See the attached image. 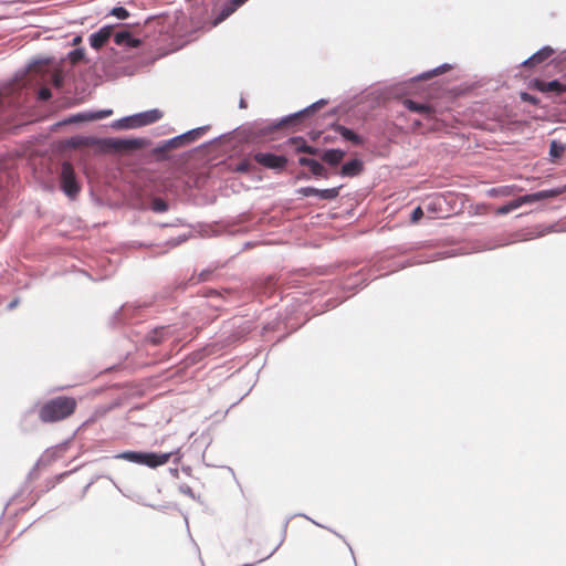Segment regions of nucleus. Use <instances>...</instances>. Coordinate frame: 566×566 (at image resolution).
<instances>
[{
    "label": "nucleus",
    "instance_id": "28",
    "mask_svg": "<svg viewBox=\"0 0 566 566\" xmlns=\"http://www.w3.org/2000/svg\"><path fill=\"white\" fill-rule=\"evenodd\" d=\"M517 190H520V187L516 185H505L492 187L485 193L491 198H506L513 196Z\"/></svg>",
    "mask_w": 566,
    "mask_h": 566
},
{
    "label": "nucleus",
    "instance_id": "11",
    "mask_svg": "<svg viewBox=\"0 0 566 566\" xmlns=\"http://www.w3.org/2000/svg\"><path fill=\"white\" fill-rule=\"evenodd\" d=\"M149 146L150 140L146 137H104L102 139V148L105 150L145 149Z\"/></svg>",
    "mask_w": 566,
    "mask_h": 566
},
{
    "label": "nucleus",
    "instance_id": "37",
    "mask_svg": "<svg viewBox=\"0 0 566 566\" xmlns=\"http://www.w3.org/2000/svg\"><path fill=\"white\" fill-rule=\"evenodd\" d=\"M111 127L114 129H133L137 128V124L136 122H134L133 115H127L118 119H115L111 124Z\"/></svg>",
    "mask_w": 566,
    "mask_h": 566
},
{
    "label": "nucleus",
    "instance_id": "41",
    "mask_svg": "<svg viewBox=\"0 0 566 566\" xmlns=\"http://www.w3.org/2000/svg\"><path fill=\"white\" fill-rule=\"evenodd\" d=\"M107 15L114 17L119 21H124L130 17V13L124 6L117 4L108 11Z\"/></svg>",
    "mask_w": 566,
    "mask_h": 566
},
{
    "label": "nucleus",
    "instance_id": "9",
    "mask_svg": "<svg viewBox=\"0 0 566 566\" xmlns=\"http://www.w3.org/2000/svg\"><path fill=\"white\" fill-rule=\"evenodd\" d=\"M210 128V125L199 126L192 129H189L182 134H179L172 138L161 140L155 148V153H164L169 148H179L181 146L188 145L197 139H199L202 135H205Z\"/></svg>",
    "mask_w": 566,
    "mask_h": 566
},
{
    "label": "nucleus",
    "instance_id": "49",
    "mask_svg": "<svg viewBox=\"0 0 566 566\" xmlns=\"http://www.w3.org/2000/svg\"><path fill=\"white\" fill-rule=\"evenodd\" d=\"M191 237V232L180 234L176 238H171L168 240V244L171 247H177L186 242Z\"/></svg>",
    "mask_w": 566,
    "mask_h": 566
},
{
    "label": "nucleus",
    "instance_id": "53",
    "mask_svg": "<svg viewBox=\"0 0 566 566\" xmlns=\"http://www.w3.org/2000/svg\"><path fill=\"white\" fill-rule=\"evenodd\" d=\"M222 136H223V135H219V136H217V137H214V138H212V139H210V140H208V142H205V143H202L200 146H198V147L193 148V150H197V149H200V148H206V147H208V146H210V145H212V144L217 143L218 140H220V139L222 138Z\"/></svg>",
    "mask_w": 566,
    "mask_h": 566
},
{
    "label": "nucleus",
    "instance_id": "17",
    "mask_svg": "<svg viewBox=\"0 0 566 566\" xmlns=\"http://www.w3.org/2000/svg\"><path fill=\"white\" fill-rule=\"evenodd\" d=\"M344 185H338L332 188L319 189L314 186H304L295 190L297 195L305 198L315 197L322 201H333L338 198Z\"/></svg>",
    "mask_w": 566,
    "mask_h": 566
},
{
    "label": "nucleus",
    "instance_id": "57",
    "mask_svg": "<svg viewBox=\"0 0 566 566\" xmlns=\"http://www.w3.org/2000/svg\"><path fill=\"white\" fill-rule=\"evenodd\" d=\"M321 134H322V132H319V130L311 129L308 132V137L311 140H317L319 138Z\"/></svg>",
    "mask_w": 566,
    "mask_h": 566
},
{
    "label": "nucleus",
    "instance_id": "7",
    "mask_svg": "<svg viewBox=\"0 0 566 566\" xmlns=\"http://www.w3.org/2000/svg\"><path fill=\"white\" fill-rule=\"evenodd\" d=\"M59 188L70 199L75 200L81 190L82 181L72 166L64 163L59 171Z\"/></svg>",
    "mask_w": 566,
    "mask_h": 566
},
{
    "label": "nucleus",
    "instance_id": "59",
    "mask_svg": "<svg viewBox=\"0 0 566 566\" xmlns=\"http://www.w3.org/2000/svg\"><path fill=\"white\" fill-rule=\"evenodd\" d=\"M169 473L174 476V478H179V469L178 468H169L168 469Z\"/></svg>",
    "mask_w": 566,
    "mask_h": 566
},
{
    "label": "nucleus",
    "instance_id": "5",
    "mask_svg": "<svg viewBox=\"0 0 566 566\" xmlns=\"http://www.w3.org/2000/svg\"><path fill=\"white\" fill-rule=\"evenodd\" d=\"M77 400L72 396H56L39 406V417L42 423H55L74 415Z\"/></svg>",
    "mask_w": 566,
    "mask_h": 566
},
{
    "label": "nucleus",
    "instance_id": "16",
    "mask_svg": "<svg viewBox=\"0 0 566 566\" xmlns=\"http://www.w3.org/2000/svg\"><path fill=\"white\" fill-rule=\"evenodd\" d=\"M39 406L40 401H35L30 408L21 413L19 420V429L21 433L30 434L39 430L41 422L39 417Z\"/></svg>",
    "mask_w": 566,
    "mask_h": 566
},
{
    "label": "nucleus",
    "instance_id": "45",
    "mask_svg": "<svg viewBox=\"0 0 566 566\" xmlns=\"http://www.w3.org/2000/svg\"><path fill=\"white\" fill-rule=\"evenodd\" d=\"M92 122L101 120L113 115L112 108H102L96 111H90Z\"/></svg>",
    "mask_w": 566,
    "mask_h": 566
},
{
    "label": "nucleus",
    "instance_id": "13",
    "mask_svg": "<svg viewBox=\"0 0 566 566\" xmlns=\"http://www.w3.org/2000/svg\"><path fill=\"white\" fill-rule=\"evenodd\" d=\"M139 22L133 23V25H139ZM114 31L112 32L113 41L116 45L124 48H137L140 44V40L132 31V24L129 23H115L112 24Z\"/></svg>",
    "mask_w": 566,
    "mask_h": 566
},
{
    "label": "nucleus",
    "instance_id": "22",
    "mask_svg": "<svg viewBox=\"0 0 566 566\" xmlns=\"http://www.w3.org/2000/svg\"><path fill=\"white\" fill-rule=\"evenodd\" d=\"M555 50L551 45H543L531 56L521 63V66L526 69H534L537 65L544 63L548 57L554 54Z\"/></svg>",
    "mask_w": 566,
    "mask_h": 566
},
{
    "label": "nucleus",
    "instance_id": "31",
    "mask_svg": "<svg viewBox=\"0 0 566 566\" xmlns=\"http://www.w3.org/2000/svg\"><path fill=\"white\" fill-rule=\"evenodd\" d=\"M566 151V144L560 142L559 139H552L549 142V160L554 164L560 161Z\"/></svg>",
    "mask_w": 566,
    "mask_h": 566
},
{
    "label": "nucleus",
    "instance_id": "62",
    "mask_svg": "<svg viewBox=\"0 0 566 566\" xmlns=\"http://www.w3.org/2000/svg\"><path fill=\"white\" fill-rule=\"evenodd\" d=\"M247 107H248L247 101L243 97H241L239 101V108L244 109Z\"/></svg>",
    "mask_w": 566,
    "mask_h": 566
},
{
    "label": "nucleus",
    "instance_id": "54",
    "mask_svg": "<svg viewBox=\"0 0 566 566\" xmlns=\"http://www.w3.org/2000/svg\"><path fill=\"white\" fill-rule=\"evenodd\" d=\"M161 226L163 227H178V226H188V224L182 219L176 218L172 222L164 223Z\"/></svg>",
    "mask_w": 566,
    "mask_h": 566
},
{
    "label": "nucleus",
    "instance_id": "21",
    "mask_svg": "<svg viewBox=\"0 0 566 566\" xmlns=\"http://www.w3.org/2000/svg\"><path fill=\"white\" fill-rule=\"evenodd\" d=\"M113 31L114 27L112 24H105L101 27L97 31L90 34V46L95 51H99L105 44L113 40Z\"/></svg>",
    "mask_w": 566,
    "mask_h": 566
},
{
    "label": "nucleus",
    "instance_id": "55",
    "mask_svg": "<svg viewBox=\"0 0 566 566\" xmlns=\"http://www.w3.org/2000/svg\"><path fill=\"white\" fill-rule=\"evenodd\" d=\"M20 303V298L19 297H14L13 300H11L7 305H6V310L8 311H12L13 308H15Z\"/></svg>",
    "mask_w": 566,
    "mask_h": 566
},
{
    "label": "nucleus",
    "instance_id": "12",
    "mask_svg": "<svg viewBox=\"0 0 566 566\" xmlns=\"http://www.w3.org/2000/svg\"><path fill=\"white\" fill-rule=\"evenodd\" d=\"M437 195L443 207V217H450L452 213H461L465 208V203L469 201L465 195L454 191L437 192Z\"/></svg>",
    "mask_w": 566,
    "mask_h": 566
},
{
    "label": "nucleus",
    "instance_id": "14",
    "mask_svg": "<svg viewBox=\"0 0 566 566\" xmlns=\"http://www.w3.org/2000/svg\"><path fill=\"white\" fill-rule=\"evenodd\" d=\"M297 164L308 169V172H304L298 177L300 179L319 180L328 179L331 177V172L325 169L317 157L300 156L297 158Z\"/></svg>",
    "mask_w": 566,
    "mask_h": 566
},
{
    "label": "nucleus",
    "instance_id": "3",
    "mask_svg": "<svg viewBox=\"0 0 566 566\" xmlns=\"http://www.w3.org/2000/svg\"><path fill=\"white\" fill-rule=\"evenodd\" d=\"M114 459L124 460L130 463L145 465L150 469H156L169 462L172 458L175 465L179 464L182 459V453L179 448L170 452H156L146 450H125L113 457Z\"/></svg>",
    "mask_w": 566,
    "mask_h": 566
},
{
    "label": "nucleus",
    "instance_id": "33",
    "mask_svg": "<svg viewBox=\"0 0 566 566\" xmlns=\"http://www.w3.org/2000/svg\"><path fill=\"white\" fill-rule=\"evenodd\" d=\"M524 205H525V202L522 201V196H520L517 198H514V199L505 202L504 205L500 206L499 208H496L495 214H497V216L509 214L510 212L521 208Z\"/></svg>",
    "mask_w": 566,
    "mask_h": 566
},
{
    "label": "nucleus",
    "instance_id": "4",
    "mask_svg": "<svg viewBox=\"0 0 566 566\" xmlns=\"http://www.w3.org/2000/svg\"><path fill=\"white\" fill-rule=\"evenodd\" d=\"M370 270L365 272L364 270H359L355 273L348 275V277L342 283L340 286L335 287V295L328 296L322 300L321 305L322 308L318 310V313H324L328 310H333L339 304H342L346 298L353 295L357 290L363 289L367 285L368 280H374L377 276L370 277Z\"/></svg>",
    "mask_w": 566,
    "mask_h": 566
},
{
    "label": "nucleus",
    "instance_id": "51",
    "mask_svg": "<svg viewBox=\"0 0 566 566\" xmlns=\"http://www.w3.org/2000/svg\"><path fill=\"white\" fill-rule=\"evenodd\" d=\"M178 490L180 493L191 497L192 500H197L192 489L188 484H180Z\"/></svg>",
    "mask_w": 566,
    "mask_h": 566
},
{
    "label": "nucleus",
    "instance_id": "35",
    "mask_svg": "<svg viewBox=\"0 0 566 566\" xmlns=\"http://www.w3.org/2000/svg\"><path fill=\"white\" fill-rule=\"evenodd\" d=\"M49 60H50L49 57H33V59H31L28 63H25L24 66H22L21 69L17 70V72L14 73V80L22 78L34 66L43 64V63L48 62Z\"/></svg>",
    "mask_w": 566,
    "mask_h": 566
},
{
    "label": "nucleus",
    "instance_id": "29",
    "mask_svg": "<svg viewBox=\"0 0 566 566\" xmlns=\"http://www.w3.org/2000/svg\"><path fill=\"white\" fill-rule=\"evenodd\" d=\"M530 83H531L532 87L537 88L538 91H542V92H546V91L559 92V91H562V86H563L560 81L557 78L546 82L544 80L534 77L533 80H531Z\"/></svg>",
    "mask_w": 566,
    "mask_h": 566
},
{
    "label": "nucleus",
    "instance_id": "64",
    "mask_svg": "<svg viewBox=\"0 0 566 566\" xmlns=\"http://www.w3.org/2000/svg\"><path fill=\"white\" fill-rule=\"evenodd\" d=\"M93 421H94L93 417H91L90 419H87L86 421H84V422H83V423L77 428V430L74 432V434H75L80 429H82L83 427H85L86 424H88L90 422H93Z\"/></svg>",
    "mask_w": 566,
    "mask_h": 566
},
{
    "label": "nucleus",
    "instance_id": "38",
    "mask_svg": "<svg viewBox=\"0 0 566 566\" xmlns=\"http://www.w3.org/2000/svg\"><path fill=\"white\" fill-rule=\"evenodd\" d=\"M206 355H207V353H206L205 348L195 350V352L188 354L184 358L182 363H184L185 367L188 368V367L195 366L196 364L200 363L206 357Z\"/></svg>",
    "mask_w": 566,
    "mask_h": 566
},
{
    "label": "nucleus",
    "instance_id": "50",
    "mask_svg": "<svg viewBox=\"0 0 566 566\" xmlns=\"http://www.w3.org/2000/svg\"><path fill=\"white\" fill-rule=\"evenodd\" d=\"M520 96L523 102H527L532 105H538L541 102L539 97L527 92H521Z\"/></svg>",
    "mask_w": 566,
    "mask_h": 566
},
{
    "label": "nucleus",
    "instance_id": "32",
    "mask_svg": "<svg viewBox=\"0 0 566 566\" xmlns=\"http://www.w3.org/2000/svg\"><path fill=\"white\" fill-rule=\"evenodd\" d=\"M13 182V175L4 169L0 163V201L6 197L9 185Z\"/></svg>",
    "mask_w": 566,
    "mask_h": 566
},
{
    "label": "nucleus",
    "instance_id": "8",
    "mask_svg": "<svg viewBox=\"0 0 566 566\" xmlns=\"http://www.w3.org/2000/svg\"><path fill=\"white\" fill-rule=\"evenodd\" d=\"M453 69V65L450 63H442L431 70L423 71L420 74H417L412 77H410L407 81H403L399 84V93L401 94H410L415 93L419 90H423L420 87L422 85V82L431 80L433 76L440 75L447 71H450Z\"/></svg>",
    "mask_w": 566,
    "mask_h": 566
},
{
    "label": "nucleus",
    "instance_id": "56",
    "mask_svg": "<svg viewBox=\"0 0 566 566\" xmlns=\"http://www.w3.org/2000/svg\"><path fill=\"white\" fill-rule=\"evenodd\" d=\"M474 208H475L474 214H482L486 210L488 205L486 203H478V205H475Z\"/></svg>",
    "mask_w": 566,
    "mask_h": 566
},
{
    "label": "nucleus",
    "instance_id": "30",
    "mask_svg": "<svg viewBox=\"0 0 566 566\" xmlns=\"http://www.w3.org/2000/svg\"><path fill=\"white\" fill-rule=\"evenodd\" d=\"M403 106L412 112L420 115H427L431 111V106L423 101H417L410 97L403 99Z\"/></svg>",
    "mask_w": 566,
    "mask_h": 566
},
{
    "label": "nucleus",
    "instance_id": "60",
    "mask_svg": "<svg viewBox=\"0 0 566 566\" xmlns=\"http://www.w3.org/2000/svg\"><path fill=\"white\" fill-rule=\"evenodd\" d=\"M40 95L43 97V98H49L51 96V93L49 90L46 88H43L40 91Z\"/></svg>",
    "mask_w": 566,
    "mask_h": 566
},
{
    "label": "nucleus",
    "instance_id": "63",
    "mask_svg": "<svg viewBox=\"0 0 566 566\" xmlns=\"http://www.w3.org/2000/svg\"><path fill=\"white\" fill-rule=\"evenodd\" d=\"M181 471H182L185 474L190 475L192 470H191V467H189V465H182V467H181Z\"/></svg>",
    "mask_w": 566,
    "mask_h": 566
},
{
    "label": "nucleus",
    "instance_id": "36",
    "mask_svg": "<svg viewBox=\"0 0 566 566\" xmlns=\"http://www.w3.org/2000/svg\"><path fill=\"white\" fill-rule=\"evenodd\" d=\"M251 160H253V159L248 154L245 158H243L242 160H239L238 163H235L233 165V171L239 172V174L253 172L255 170V166Z\"/></svg>",
    "mask_w": 566,
    "mask_h": 566
},
{
    "label": "nucleus",
    "instance_id": "6",
    "mask_svg": "<svg viewBox=\"0 0 566 566\" xmlns=\"http://www.w3.org/2000/svg\"><path fill=\"white\" fill-rule=\"evenodd\" d=\"M417 247L415 244L410 247H395L391 250L386 251L385 255L378 261L377 271H386V274L406 269L413 264H422L427 262H432L439 259L438 253L431 254H417L412 258H409L401 262H396L394 260L396 254H405L411 250H415Z\"/></svg>",
    "mask_w": 566,
    "mask_h": 566
},
{
    "label": "nucleus",
    "instance_id": "48",
    "mask_svg": "<svg viewBox=\"0 0 566 566\" xmlns=\"http://www.w3.org/2000/svg\"><path fill=\"white\" fill-rule=\"evenodd\" d=\"M328 289L329 285L327 283H321L319 286H317L314 290H311L312 301L326 294Z\"/></svg>",
    "mask_w": 566,
    "mask_h": 566
},
{
    "label": "nucleus",
    "instance_id": "47",
    "mask_svg": "<svg viewBox=\"0 0 566 566\" xmlns=\"http://www.w3.org/2000/svg\"><path fill=\"white\" fill-rule=\"evenodd\" d=\"M423 216H424V211H423L422 207L417 206L411 210V212L409 214V220L412 224H416L423 218Z\"/></svg>",
    "mask_w": 566,
    "mask_h": 566
},
{
    "label": "nucleus",
    "instance_id": "44",
    "mask_svg": "<svg viewBox=\"0 0 566 566\" xmlns=\"http://www.w3.org/2000/svg\"><path fill=\"white\" fill-rule=\"evenodd\" d=\"M209 228L211 230L209 232V234L213 235V237L220 235L222 233H230V234H232L234 232L233 230L228 229V227L222 224L221 222H216V223L209 226Z\"/></svg>",
    "mask_w": 566,
    "mask_h": 566
},
{
    "label": "nucleus",
    "instance_id": "40",
    "mask_svg": "<svg viewBox=\"0 0 566 566\" xmlns=\"http://www.w3.org/2000/svg\"><path fill=\"white\" fill-rule=\"evenodd\" d=\"M132 311H133V308L130 306L123 305L118 311H116L114 313L113 318L117 323H129L132 321V315H130Z\"/></svg>",
    "mask_w": 566,
    "mask_h": 566
},
{
    "label": "nucleus",
    "instance_id": "61",
    "mask_svg": "<svg viewBox=\"0 0 566 566\" xmlns=\"http://www.w3.org/2000/svg\"><path fill=\"white\" fill-rule=\"evenodd\" d=\"M334 140H335V137H334V136H332V135H329V134H326V135H324V137H323V142H324V143H332V142H334Z\"/></svg>",
    "mask_w": 566,
    "mask_h": 566
},
{
    "label": "nucleus",
    "instance_id": "39",
    "mask_svg": "<svg viewBox=\"0 0 566 566\" xmlns=\"http://www.w3.org/2000/svg\"><path fill=\"white\" fill-rule=\"evenodd\" d=\"M290 520L291 517H287L284 523H283V527H282V538L280 541V543L270 552V554H268L266 556L260 558L259 560L254 562V563H245L241 566H255L256 564L270 558L277 549L279 547L283 544L284 539H285V536H286V530H287V525L290 523Z\"/></svg>",
    "mask_w": 566,
    "mask_h": 566
},
{
    "label": "nucleus",
    "instance_id": "34",
    "mask_svg": "<svg viewBox=\"0 0 566 566\" xmlns=\"http://www.w3.org/2000/svg\"><path fill=\"white\" fill-rule=\"evenodd\" d=\"M424 207L429 213L439 214V217L443 218L442 217V216H444L443 207H442L441 200L437 193H434L433 196L428 198Z\"/></svg>",
    "mask_w": 566,
    "mask_h": 566
},
{
    "label": "nucleus",
    "instance_id": "42",
    "mask_svg": "<svg viewBox=\"0 0 566 566\" xmlns=\"http://www.w3.org/2000/svg\"><path fill=\"white\" fill-rule=\"evenodd\" d=\"M169 208H170L169 202L161 198L154 199L150 205V210L155 213L167 212L169 210Z\"/></svg>",
    "mask_w": 566,
    "mask_h": 566
},
{
    "label": "nucleus",
    "instance_id": "10",
    "mask_svg": "<svg viewBox=\"0 0 566 566\" xmlns=\"http://www.w3.org/2000/svg\"><path fill=\"white\" fill-rule=\"evenodd\" d=\"M249 156L262 168L273 170L276 174L283 172L290 165L285 155L273 151L251 150Z\"/></svg>",
    "mask_w": 566,
    "mask_h": 566
},
{
    "label": "nucleus",
    "instance_id": "26",
    "mask_svg": "<svg viewBox=\"0 0 566 566\" xmlns=\"http://www.w3.org/2000/svg\"><path fill=\"white\" fill-rule=\"evenodd\" d=\"M91 113L90 111H83L75 114H71L70 116L65 117L62 120H59L52 125V130L57 129L59 127L65 126V125H82L86 123H91Z\"/></svg>",
    "mask_w": 566,
    "mask_h": 566
},
{
    "label": "nucleus",
    "instance_id": "23",
    "mask_svg": "<svg viewBox=\"0 0 566 566\" xmlns=\"http://www.w3.org/2000/svg\"><path fill=\"white\" fill-rule=\"evenodd\" d=\"M170 336H172V329L170 325H158L147 332L145 335V340L154 346H158Z\"/></svg>",
    "mask_w": 566,
    "mask_h": 566
},
{
    "label": "nucleus",
    "instance_id": "27",
    "mask_svg": "<svg viewBox=\"0 0 566 566\" xmlns=\"http://www.w3.org/2000/svg\"><path fill=\"white\" fill-rule=\"evenodd\" d=\"M104 137H95L90 135H73L65 140V145L70 148H76L83 145H97L102 148V139Z\"/></svg>",
    "mask_w": 566,
    "mask_h": 566
},
{
    "label": "nucleus",
    "instance_id": "18",
    "mask_svg": "<svg viewBox=\"0 0 566 566\" xmlns=\"http://www.w3.org/2000/svg\"><path fill=\"white\" fill-rule=\"evenodd\" d=\"M213 274L212 269H203L197 277L191 276L189 281H181L177 283L175 286L167 287L163 291L161 296L167 300H174L175 298V292H184L187 290L188 285H195L201 282H207L210 280V277Z\"/></svg>",
    "mask_w": 566,
    "mask_h": 566
},
{
    "label": "nucleus",
    "instance_id": "1",
    "mask_svg": "<svg viewBox=\"0 0 566 566\" xmlns=\"http://www.w3.org/2000/svg\"><path fill=\"white\" fill-rule=\"evenodd\" d=\"M328 99L326 98H319L318 101L312 103L311 105L287 114L285 116H282L280 119H275L272 123L268 124L266 126H263L261 128L255 127H249L243 128L245 136V142H254L258 138L265 137L270 134H272L275 129H277L281 125L286 124L291 126L292 128L300 130L304 125H306L307 122H310L315 114L323 108L325 105H327Z\"/></svg>",
    "mask_w": 566,
    "mask_h": 566
},
{
    "label": "nucleus",
    "instance_id": "2",
    "mask_svg": "<svg viewBox=\"0 0 566 566\" xmlns=\"http://www.w3.org/2000/svg\"><path fill=\"white\" fill-rule=\"evenodd\" d=\"M285 145L295 153H306L316 156L326 170L338 169L347 155V150L344 148L313 146L303 136L289 137Z\"/></svg>",
    "mask_w": 566,
    "mask_h": 566
},
{
    "label": "nucleus",
    "instance_id": "24",
    "mask_svg": "<svg viewBox=\"0 0 566 566\" xmlns=\"http://www.w3.org/2000/svg\"><path fill=\"white\" fill-rule=\"evenodd\" d=\"M164 113L158 108H151L133 114L134 122L137 124V128L147 126L158 122L163 117Z\"/></svg>",
    "mask_w": 566,
    "mask_h": 566
},
{
    "label": "nucleus",
    "instance_id": "15",
    "mask_svg": "<svg viewBox=\"0 0 566 566\" xmlns=\"http://www.w3.org/2000/svg\"><path fill=\"white\" fill-rule=\"evenodd\" d=\"M332 176H338L342 178H356L364 174L365 171V161L364 159L355 155L348 160L344 161L340 167L336 170H328Z\"/></svg>",
    "mask_w": 566,
    "mask_h": 566
},
{
    "label": "nucleus",
    "instance_id": "43",
    "mask_svg": "<svg viewBox=\"0 0 566 566\" xmlns=\"http://www.w3.org/2000/svg\"><path fill=\"white\" fill-rule=\"evenodd\" d=\"M196 10L193 13L196 17L203 15L208 12V0H186Z\"/></svg>",
    "mask_w": 566,
    "mask_h": 566
},
{
    "label": "nucleus",
    "instance_id": "52",
    "mask_svg": "<svg viewBox=\"0 0 566 566\" xmlns=\"http://www.w3.org/2000/svg\"><path fill=\"white\" fill-rule=\"evenodd\" d=\"M126 496H127V497H129V499H132V500H133V501H135L136 503L144 505V506L155 507V505L149 504V503H146V502L143 500V496H142V495L134 494V495H126Z\"/></svg>",
    "mask_w": 566,
    "mask_h": 566
},
{
    "label": "nucleus",
    "instance_id": "20",
    "mask_svg": "<svg viewBox=\"0 0 566 566\" xmlns=\"http://www.w3.org/2000/svg\"><path fill=\"white\" fill-rule=\"evenodd\" d=\"M563 193H566V185L525 193L522 196V201H524L525 205H533L535 202L555 199Z\"/></svg>",
    "mask_w": 566,
    "mask_h": 566
},
{
    "label": "nucleus",
    "instance_id": "19",
    "mask_svg": "<svg viewBox=\"0 0 566 566\" xmlns=\"http://www.w3.org/2000/svg\"><path fill=\"white\" fill-rule=\"evenodd\" d=\"M334 132L340 137L342 140L348 143L354 147H364L368 143V137L357 133L354 128L347 127L342 124L333 125Z\"/></svg>",
    "mask_w": 566,
    "mask_h": 566
},
{
    "label": "nucleus",
    "instance_id": "46",
    "mask_svg": "<svg viewBox=\"0 0 566 566\" xmlns=\"http://www.w3.org/2000/svg\"><path fill=\"white\" fill-rule=\"evenodd\" d=\"M86 56V50L83 46L74 48L67 53V57L72 61H81Z\"/></svg>",
    "mask_w": 566,
    "mask_h": 566
},
{
    "label": "nucleus",
    "instance_id": "58",
    "mask_svg": "<svg viewBox=\"0 0 566 566\" xmlns=\"http://www.w3.org/2000/svg\"><path fill=\"white\" fill-rule=\"evenodd\" d=\"M170 507H174V509H177V504L175 503H169V504H166V505H159V506H155L154 509L156 510H159V511H165V510H168Z\"/></svg>",
    "mask_w": 566,
    "mask_h": 566
},
{
    "label": "nucleus",
    "instance_id": "25",
    "mask_svg": "<svg viewBox=\"0 0 566 566\" xmlns=\"http://www.w3.org/2000/svg\"><path fill=\"white\" fill-rule=\"evenodd\" d=\"M248 0H227L222 6L213 20V25H217L233 14L239 8H241Z\"/></svg>",
    "mask_w": 566,
    "mask_h": 566
}]
</instances>
